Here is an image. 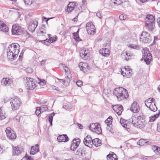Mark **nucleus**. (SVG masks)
<instances>
[{
    "label": "nucleus",
    "instance_id": "nucleus-30",
    "mask_svg": "<svg viewBox=\"0 0 160 160\" xmlns=\"http://www.w3.org/2000/svg\"><path fill=\"white\" fill-rule=\"evenodd\" d=\"M108 160H117L118 158L116 155L112 152V154H109L107 155Z\"/></svg>",
    "mask_w": 160,
    "mask_h": 160
},
{
    "label": "nucleus",
    "instance_id": "nucleus-61",
    "mask_svg": "<svg viewBox=\"0 0 160 160\" xmlns=\"http://www.w3.org/2000/svg\"><path fill=\"white\" fill-rule=\"evenodd\" d=\"M157 131L160 132V122L158 123L157 125Z\"/></svg>",
    "mask_w": 160,
    "mask_h": 160
},
{
    "label": "nucleus",
    "instance_id": "nucleus-56",
    "mask_svg": "<svg viewBox=\"0 0 160 160\" xmlns=\"http://www.w3.org/2000/svg\"><path fill=\"white\" fill-rule=\"evenodd\" d=\"M70 4V2H69V3L68 5L67 6V8L65 9V11L67 12H68L69 13L70 11V8H69V5Z\"/></svg>",
    "mask_w": 160,
    "mask_h": 160
},
{
    "label": "nucleus",
    "instance_id": "nucleus-20",
    "mask_svg": "<svg viewBox=\"0 0 160 160\" xmlns=\"http://www.w3.org/2000/svg\"><path fill=\"white\" fill-rule=\"evenodd\" d=\"M69 138L66 134L60 135L57 138V140L60 142H66L68 141Z\"/></svg>",
    "mask_w": 160,
    "mask_h": 160
},
{
    "label": "nucleus",
    "instance_id": "nucleus-62",
    "mask_svg": "<svg viewBox=\"0 0 160 160\" xmlns=\"http://www.w3.org/2000/svg\"><path fill=\"white\" fill-rule=\"evenodd\" d=\"M52 89L53 90H56L57 91L59 90L58 88L57 87H56L54 86H52Z\"/></svg>",
    "mask_w": 160,
    "mask_h": 160
},
{
    "label": "nucleus",
    "instance_id": "nucleus-27",
    "mask_svg": "<svg viewBox=\"0 0 160 160\" xmlns=\"http://www.w3.org/2000/svg\"><path fill=\"white\" fill-rule=\"evenodd\" d=\"M23 149L22 148L18 147H15L13 148V154L18 155L22 151Z\"/></svg>",
    "mask_w": 160,
    "mask_h": 160
},
{
    "label": "nucleus",
    "instance_id": "nucleus-50",
    "mask_svg": "<svg viewBox=\"0 0 160 160\" xmlns=\"http://www.w3.org/2000/svg\"><path fill=\"white\" fill-rule=\"evenodd\" d=\"M126 18V15H124L123 14H121L119 16V18L120 20H125Z\"/></svg>",
    "mask_w": 160,
    "mask_h": 160
},
{
    "label": "nucleus",
    "instance_id": "nucleus-13",
    "mask_svg": "<svg viewBox=\"0 0 160 160\" xmlns=\"http://www.w3.org/2000/svg\"><path fill=\"white\" fill-rule=\"evenodd\" d=\"M132 70L128 66H126L121 69V74L123 77L128 78L131 75Z\"/></svg>",
    "mask_w": 160,
    "mask_h": 160
},
{
    "label": "nucleus",
    "instance_id": "nucleus-1",
    "mask_svg": "<svg viewBox=\"0 0 160 160\" xmlns=\"http://www.w3.org/2000/svg\"><path fill=\"white\" fill-rule=\"evenodd\" d=\"M20 49V46L18 43L10 45L7 49V57L8 59L11 61L15 60L18 56Z\"/></svg>",
    "mask_w": 160,
    "mask_h": 160
},
{
    "label": "nucleus",
    "instance_id": "nucleus-38",
    "mask_svg": "<svg viewBox=\"0 0 160 160\" xmlns=\"http://www.w3.org/2000/svg\"><path fill=\"white\" fill-rule=\"evenodd\" d=\"M78 4L75 2H71V11L74 9L75 7L77 6Z\"/></svg>",
    "mask_w": 160,
    "mask_h": 160
},
{
    "label": "nucleus",
    "instance_id": "nucleus-29",
    "mask_svg": "<svg viewBox=\"0 0 160 160\" xmlns=\"http://www.w3.org/2000/svg\"><path fill=\"white\" fill-rule=\"evenodd\" d=\"M48 38H49V39H46L45 40H44V41H45L47 42H48L49 43H51L53 42H55L56 40L57 37L56 36H54L53 37H51V34H48Z\"/></svg>",
    "mask_w": 160,
    "mask_h": 160
},
{
    "label": "nucleus",
    "instance_id": "nucleus-49",
    "mask_svg": "<svg viewBox=\"0 0 160 160\" xmlns=\"http://www.w3.org/2000/svg\"><path fill=\"white\" fill-rule=\"evenodd\" d=\"M75 154L76 155H78L79 156H82V151L80 150H78L75 152Z\"/></svg>",
    "mask_w": 160,
    "mask_h": 160
},
{
    "label": "nucleus",
    "instance_id": "nucleus-24",
    "mask_svg": "<svg viewBox=\"0 0 160 160\" xmlns=\"http://www.w3.org/2000/svg\"><path fill=\"white\" fill-rule=\"evenodd\" d=\"M38 22L36 21L29 26L28 29L31 32H33L38 25Z\"/></svg>",
    "mask_w": 160,
    "mask_h": 160
},
{
    "label": "nucleus",
    "instance_id": "nucleus-28",
    "mask_svg": "<svg viewBox=\"0 0 160 160\" xmlns=\"http://www.w3.org/2000/svg\"><path fill=\"white\" fill-rule=\"evenodd\" d=\"M92 145H94L96 147L99 146L101 144V141L98 138H96L92 140Z\"/></svg>",
    "mask_w": 160,
    "mask_h": 160
},
{
    "label": "nucleus",
    "instance_id": "nucleus-5",
    "mask_svg": "<svg viewBox=\"0 0 160 160\" xmlns=\"http://www.w3.org/2000/svg\"><path fill=\"white\" fill-rule=\"evenodd\" d=\"M143 54L142 58L144 59L147 64H149L152 58L151 54L149 53L148 49L147 48H144L142 50Z\"/></svg>",
    "mask_w": 160,
    "mask_h": 160
},
{
    "label": "nucleus",
    "instance_id": "nucleus-34",
    "mask_svg": "<svg viewBox=\"0 0 160 160\" xmlns=\"http://www.w3.org/2000/svg\"><path fill=\"white\" fill-rule=\"evenodd\" d=\"M160 114V111L156 115H154L153 116H151L149 117V122H153L159 116Z\"/></svg>",
    "mask_w": 160,
    "mask_h": 160
},
{
    "label": "nucleus",
    "instance_id": "nucleus-54",
    "mask_svg": "<svg viewBox=\"0 0 160 160\" xmlns=\"http://www.w3.org/2000/svg\"><path fill=\"white\" fill-rule=\"evenodd\" d=\"M63 108L66 110H68L70 108L69 105L68 104L67 105H64L63 106Z\"/></svg>",
    "mask_w": 160,
    "mask_h": 160
},
{
    "label": "nucleus",
    "instance_id": "nucleus-33",
    "mask_svg": "<svg viewBox=\"0 0 160 160\" xmlns=\"http://www.w3.org/2000/svg\"><path fill=\"white\" fill-rule=\"evenodd\" d=\"M122 55L125 56V60L127 61L130 59L132 57V56L130 55V53L127 52H123Z\"/></svg>",
    "mask_w": 160,
    "mask_h": 160
},
{
    "label": "nucleus",
    "instance_id": "nucleus-17",
    "mask_svg": "<svg viewBox=\"0 0 160 160\" xmlns=\"http://www.w3.org/2000/svg\"><path fill=\"white\" fill-rule=\"evenodd\" d=\"M142 118V116H132L129 119V122H131L134 126L136 127L139 119Z\"/></svg>",
    "mask_w": 160,
    "mask_h": 160
},
{
    "label": "nucleus",
    "instance_id": "nucleus-63",
    "mask_svg": "<svg viewBox=\"0 0 160 160\" xmlns=\"http://www.w3.org/2000/svg\"><path fill=\"white\" fill-rule=\"evenodd\" d=\"M46 60H42L40 62V64L42 66L44 65L45 63Z\"/></svg>",
    "mask_w": 160,
    "mask_h": 160
},
{
    "label": "nucleus",
    "instance_id": "nucleus-60",
    "mask_svg": "<svg viewBox=\"0 0 160 160\" xmlns=\"http://www.w3.org/2000/svg\"><path fill=\"white\" fill-rule=\"evenodd\" d=\"M157 22L159 27L160 28V17L158 18L157 19Z\"/></svg>",
    "mask_w": 160,
    "mask_h": 160
},
{
    "label": "nucleus",
    "instance_id": "nucleus-32",
    "mask_svg": "<svg viewBox=\"0 0 160 160\" xmlns=\"http://www.w3.org/2000/svg\"><path fill=\"white\" fill-rule=\"evenodd\" d=\"M79 30V29H78V31L76 32H74L73 33V38L76 41H80L81 40L78 35V32Z\"/></svg>",
    "mask_w": 160,
    "mask_h": 160
},
{
    "label": "nucleus",
    "instance_id": "nucleus-52",
    "mask_svg": "<svg viewBox=\"0 0 160 160\" xmlns=\"http://www.w3.org/2000/svg\"><path fill=\"white\" fill-rule=\"evenodd\" d=\"M96 16L100 19H101L102 17V15L100 12H98L96 13Z\"/></svg>",
    "mask_w": 160,
    "mask_h": 160
},
{
    "label": "nucleus",
    "instance_id": "nucleus-64",
    "mask_svg": "<svg viewBox=\"0 0 160 160\" xmlns=\"http://www.w3.org/2000/svg\"><path fill=\"white\" fill-rule=\"evenodd\" d=\"M23 55V53L21 52L19 55V60H21V61L22 60V58Z\"/></svg>",
    "mask_w": 160,
    "mask_h": 160
},
{
    "label": "nucleus",
    "instance_id": "nucleus-9",
    "mask_svg": "<svg viewBox=\"0 0 160 160\" xmlns=\"http://www.w3.org/2000/svg\"><path fill=\"white\" fill-rule=\"evenodd\" d=\"M87 31L90 35H94L95 33V27L91 22H88L86 26Z\"/></svg>",
    "mask_w": 160,
    "mask_h": 160
},
{
    "label": "nucleus",
    "instance_id": "nucleus-40",
    "mask_svg": "<svg viewBox=\"0 0 160 160\" xmlns=\"http://www.w3.org/2000/svg\"><path fill=\"white\" fill-rule=\"evenodd\" d=\"M153 149L155 153H160V148L156 146H153Z\"/></svg>",
    "mask_w": 160,
    "mask_h": 160
},
{
    "label": "nucleus",
    "instance_id": "nucleus-35",
    "mask_svg": "<svg viewBox=\"0 0 160 160\" xmlns=\"http://www.w3.org/2000/svg\"><path fill=\"white\" fill-rule=\"evenodd\" d=\"M110 4L112 5L116 6L121 4V1L120 0H111Z\"/></svg>",
    "mask_w": 160,
    "mask_h": 160
},
{
    "label": "nucleus",
    "instance_id": "nucleus-55",
    "mask_svg": "<svg viewBox=\"0 0 160 160\" xmlns=\"http://www.w3.org/2000/svg\"><path fill=\"white\" fill-rule=\"evenodd\" d=\"M76 84L78 86L80 87L82 84V82L81 81H78L76 82Z\"/></svg>",
    "mask_w": 160,
    "mask_h": 160
},
{
    "label": "nucleus",
    "instance_id": "nucleus-19",
    "mask_svg": "<svg viewBox=\"0 0 160 160\" xmlns=\"http://www.w3.org/2000/svg\"><path fill=\"white\" fill-rule=\"evenodd\" d=\"M143 117L142 116V120H141V119H139L135 127L140 128H142L145 126L147 122L146 121L143 119Z\"/></svg>",
    "mask_w": 160,
    "mask_h": 160
},
{
    "label": "nucleus",
    "instance_id": "nucleus-21",
    "mask_svg": "<svg viewBox=\"0 0 160 160\" xmlns=\"http://www.w3.org/2000/svg\"><path fill=\"white\" fill-rule=\"evenodd\" d=\"M113 109L119 116L121 114L123 111L122 107L121 106H119L118 105H115L114 106Z\"/></svg>",
    "mask_w": 160,
    "mask_h": 160
},
{
    "label": "nucleus",
    "instance_id": "nucleus-23",
    "mask_svg": "<svg viewBox=\"0 0 160 160\" xmlns=\"http://www.w3.org/2000/svg\"><path fill=\"white\" fill-rule=\"evenodd\" d=\"M8 30V28L4 22L2 21H0V31L4 32H7Z\"/></svg>",
    "mask_w": 160,
    "mask_h": 160
},
{
    "label": "nucleus",
    "instance_id": "nucleus-10",
    "mask_svg": "<svg viewBox=\"0 0 160 160\" xmlns=\"http://www.w3.org/2000/svg\"><path fill=\"white\" fill-rule=\"evenodd\" d=\"M12 32L13 34L20 35L23 33V31L21 27L18 24H14L12 26Z\"/></svg>",
    "mask_w": 160,
    "mask_h": 160
},
{
    "label": "nucleus",
    "instance_id": "nucleus-2",
    "mask_svg": "<svg viewBox=\"0 0 160 160\" xmlns=\"http://www.w3.org/2000/svg\"><path fill=\"white\" fill-rule=\"evenodd\" d=\"M113 93L118 101L127 100L129 96L127 90L121 87L115 88L114 90Z\"/></svg>",
    "mask_w": 160,
    "mask_h": 160
},
{
    "label": "nucleus",
    "instance_id": "nucleus-7",
    "mask_svg": "<svg viewBox=\"0 0 160 160\" xmlns=\"http://www.w3.org/2000/svg\"><path fill=\"white\" fill-rule=\"evenodd\" d=\"M12 109L13 110L18 109L21 105L20 99L18 97L13 99L10 102Z\"/></svg>",
    "mask_w": 160,
    "mask_h": 160
},
{
    "label": "nucleus",
    "instance_id": "nucleus-15",
    "mask_svg": "<svg viewBox=\"0 0 160 160\" xmlns=\"http://www.w3.org/2000/svg\"><path fill=\"white\" fill-rule=\"evenodd\" d=\"M89 50L86 48H82L80 52V55L81 58L86 59L89 55Z\"/></svg>",
    "mask_w": 160,
    "mask_h": 160
},
{
    "label": "nucleus",
    "instance_id": "nucleus-12",
    "mask_svg": "<svg viewBox=\"0 0 160 160\" xmlns=\"http://www.w3.org/2000/svg\"><path fill=\"white\" fill-rule=\"evenodd\" d=\"M5 132L7 137L10 139L12 140L16 138V133L10 127H8L6 128Z\"/></svg>",
    "mask_w": 160,
    "mask_h": 160
},
{
    "label": "nucleus",
    "instance_id": "nucleus-8",
    "mask_svg": "<svg viewBox=\"0 0 160 160\" xmlns=\"http://www.w3.org/2000/svg\"><path fill=\"white\" fill-rule=\"evenodd\" d=\"M89 128L91 131L98 134H100L102 132L100 125L98 123L91 124L89 127Z\"/></svg>",
    "mask_w": 160,
    "mask_h": 160
},
{
    "label": "nucleus",
    "instance_id": "nucleus-53",
    "mask_svg": "<svg viewBox=\"0 0 160 160\" xmlns=\"http://www.w3.org/2000/svg\"><path fill=\"white\" fill-rule=\"evenodd\" d=\"M33 69L31 68H28L26 70V72L28 73H31L32 72H33Z\"/></svg>",
    "mask_w": 160,
    "mask_h": 160
},
{
    "label": "nucleus",
    "instance_id": "nucleus-14",
    "mask_svg": "<svg viewBox=\"0 0 160 160\" xmlns=\"http://www.w3.org/2000/svg\"><path fill=\"white\" fill-rule=\"evenodd\" d=\"M80 142V139L79 138L73 139L72 142V144L71 145V150L74 151L76 149L78 146Z\"/></svg>",
    "mask_w": 160,
    "mask_h": 160
},
{
    "label": "nucleus",
    "instance_id": "nucleus-18",
    "mask_svg": "<svg viewBox=\"0 0 160 160\" xmlns=\"http://www.w3.org/2000/svg\"><path fill=\"white\" fill-rule=\"evenodd\" d=\"M130 110L132 112L134 113L138 112L139 111V106L137 104L136 102H133L131 105Z\"/></svg>",
    "mask_w": 160,
    "mask_h": 160
},
{
    "label": "nucleus",
    "instance_id": "nucleus-59",
    "mask_svg": "<svg viewBox=\"0 0 160 160\" xmlns=\"http://www.w3.org/2000/svg\"><path fill=\"white\" fill-rule=\"evenodd\" d=\"M78 15H77L75 18L72 19V22H77L78 20Z\"/></svg>",
    "mask_w": 160,
    "mask_h": 160
},
{
    "label": "nucleus",
    "instance_id": "nucleus-58",
    "mask_svg": "<svg viewBox=\"0 0 160 160\" xmlns=\"http://www.w3.org/2000/svg\"><path fill=\"white\" fill-rule=\"evenodd\" d=\"M25 157L26 158L27 160H33V158L30 156L26 155Z\"/></svg>",
    "mask_w": 160,
    "mask_h": 160
},
{
    "label": "nucleus",
    "instance_id": "nucleus-57",
    "mask_svg": "<svg viewBox=\"0 0 160 160\" xmlns=\"http://www.w3.org/2000/svg\"><path fill=\"white\" fill-rule=\"evenodd\" d=\"M39 80L40 81L39 82V84L41 85H42V86H43L45 83V80H43L42 81H41V80L39 79Z\"/></svg>",
    "mask_w": 160,
    "mask_h": 160
},
{
    "label": "nucleus",
    "instance_id": "nucleus-22",
    "mask_svg": "<svg viewBox=\"0 0 160 160\" xmlns=\"http://www.w3.org/2000/svg\"><path fill=\"white\" fill-rule=\"evenodd\" d=\"M99 53L103 56L108 57L110 54L109 50L108 48H104L100 49Z\"/></svg>",
    "mask_w": 160,
    "mask_h": 160
},
{
    "label": "nucleus",
    "instance_id": "nucleus-43",
    "mask_svg": "<svg viewBox=\"0 0 160 160\" xmlns=\"http://www.w3.org/2000/svg\"><path fill=\"white\" fill-rule=\"evenodd\" d=\"M4 114L5 113H3L2 109L0 108V120L4 119L5 118Z\"/></svg>",
    "mask_w": 160,
    "mask_h": 160
},
{
    "label": "nucleus",
    "instance_id": "nucleus-3",
    "mask_svg": "<svg viewBox=\"0 0 160 160\" xmlns=\"http://www.w3.org/2000/svg\"><path fill=\"white\" fill-rule=\"evenodd\" d=\"M145 26L149 31L153 30L155 26V19L154 17L151 14L147 15L145 19Z\"/></svg>",
    "mask_w": 160,
    "mask_h": 160
},
{
    "label": "nucleus",
    "instance_id": "nucleus-39",
    "mask_svg": "<svg viewBox=\"0 0 160 160\" xmlns=\"http://www.w3.org/2000/svg\"><path fill=\"white\" fill-rule=\"evenodd\" d=\"M42 112L41 108L40 107H38L36 108L35 111L36 114L37 115H39L40 113Z\"/></svg>",
    "mask_w": 160,
    "mask_h": 160
},
{
    "label": "nucleus",
    "instance_id": "nucleus-36",
    "mask_svg": "<svg viewBox=\"0 0 160 160\" xmlns=\"http://www.w3.org/2000/svg\"><path fill=\"white\" fill-rule=\"evenodd\" d=\"M57 79L59 80L60 81H62L64 83L67 82L68 84H69L70 82V79L68 76H66L64 79H59L58 78H57Z\"/></svg>",
    "mask_w": 160,
    "mask_h": 160
},
{
    "label": "nucleus",
    "instance_id": "nucleus-6",
    "mask_svg": "<svg viewBox=\"0 0 160 160\" xmlns=\"http://www.w3.org/2000/svg\"><path fill=\"white\" fill-rule=\"evenodd\" d=\"M139 40L142 43H149L151 41V37L148 32H143L141 34Z\"/></svg>",
    "mask_w": 160,
    "mask_h": 160
},
{
    "label": "nucleus",
    "instance_id": "nucleus-45",
    "mask_svg": "<svg viewBox=\"0 0 160 160\" xmlns=\"http://www.w3.org/2000/svg\"><path fill=\"white\" fill-rule=\"evenodd\" d=\"M111 119L110 118H109L105 121V123L107 124V125L108 126L112 123V121H111Z\"/></svg>",
    "mask_w": 160,
    "mask_h": 160
},
{
    "label": "nucleus",
    "instance_id": "nucleus-46",
    "mask_svg": "<svg viewBox=\"0 0 160 160\" xmlns=\"http://www.w3.org/2000/svg\"><path fill=\"white\" fill-rule=\"evenodd\" d=\"M43 28H40V33L41 34L42 36H45L46 34V32L45 30H42Z\"/></svg>",
    "mask_w": 160,
    "mask_h": 160
},
{
    "label": "nucleus",
    "instance_id": "nucleus-25",
    "mask_svg": "<svg viewBox=\"0 0 160 160\" xmlns=\"http://www.w3.org/2000/svg\"><path fill=\"white\" fill-rule=\"evenodd\" d=\"M39 150L38 145L36 144L35 146H32L31 147L30 154L34 155L38 152Z\"/></svg>",
    "mask_w": 160,
    "mask_h": 160
},
{
    "label": "nucleus",
    "instance_id": "nucleus-44",
    "mask_svg": "<svg viewBox=\"0 0 160 160\" xmlns=\"http://www.w3.org/2000/svg\"><path fill=\"white\" fill-rule=\"evenodd\" d=\"M40 107L41 108L42 112L47 111L48 109V107L47 105H42Z\"/></svg>",
    "mask_w": 160,
    "mask_h": 160
},
{
    "label": "nucleus",
    "instance_id": "nucleus-26",
    "mask_svg": "<svg viewBox=\"0 0 160 160\" xmlns=\"http://www.w3.org/2000/svg\"><path fill=\"white\" fill-rule=\"evenodd\" d=\"M12 80L8 78H4L2 80L1 83L3 85L6 86L7 84H9L12 83Z\"/></svg>",
    "mask_w": 160,
    "mask_h": 160
},
{
    "label": "nucleus",
    "instance_id": "nucleus-4",
    "mask_svg": "<svg viewBox=\"0 0 160 160\" xmlns=\"http://www.w3.org/2000/svg\"><path fill=\"white\" fill-rule=\"evenodd\" d=\"M155 100L154 98H150L147 100L145 102L146 106L153 112H155L157 110V108L154 102Z\"/></svg>",
    "mask_w": 160,
    "mask_h": 160
},
{
    "label": "nucleus",
    "instance_id": "nucleus-37",
    "mask_svg": "<svg viewBox=\"0 0 160 160\" xmlns=\"http://www.w3.org/2000/svg\"><path fill=\"white\" fill-rule=\"evenodd\" d=\"M55 113L53 112L49 115L48 118L50 124L51 126L52 125V122L53 116L55 115Z\"/></svg>",
    "mask_w": 160,
    "mask_h": 160
},
{
    "label": "nucleus",
    "instance_id": "nucleus-42",
    "mask_svg": "<svg viewBox=\"0 0 160 160\" xmlns=\"http://www.w3.org/2000/svg\"><path fill=\"white\" fill-rule=\"evenodd\" d=\"M25 4L30 5L34 2V0H24Z\"/></svg>",
    "mask_w": 160,
    "mask_h": 160
},
{
    "label": "nucleus",
    "instance_id": "nucleus-31",
    "mask_svg": "<svg viewBox=\"0 0 160 160\" xmlns=\"http://www.w3.org/2000/svg\"><path fill=\"white\" fill-rule=\"evenodd\" d=\"M128 121L124 119L121 118L120 119V123L122 126L126 129H129V126L128 125Z\"/></svg>",
    "mask_w": 160,
    "mask_h": 160
},
{
    "label": "nucleus",
    "instance_id": "nucleus-48",
    "mask_svg": "<svg viewBox=\"0 0 160 160\" xmlns=\"http://www.w3.org/2000/svg\"><path fill=\"white\" fill-rule=\"evenodd\" d=\"M83 65L87 66V64L82 62H80L78 65L81 71L82 70V68L83 67Z\"/></svg>",
    "mask_w": 160,
    "mask_h": 160
},
{
    "label": "nucleus",
    "instance_id": "nucleus-51",
    "mask_svg": "<svg viewBox=\"0 0 160 160\" xmlns=\"http://www.w3.org/2000/svg\"><path fill=\"white\" fill-rule=\"evenodd\" d=\"M129 47L131 48L135 49H137L138 48V47L137 45L133 44H130Z\"/></svg>",
    "mask_w": 160,
    "mask_h": 160
},
{
    "label": "nucleus",
    "instance_id": "nucleus-41",
    "mask_svg": "<svg viewBox=\"0 0 160 160\" xmlns=\"http://www.w3.org/2000/svg\"><path fill=\"white\" fill-rule=\"evenodd\" d=\"M146 140L144 139H141L138 142V144L141 146L143 145L145 143H147Z\"/></svg>",
    "mask_w": 160,
    "mask_h": 160
},
{
    "label": "nucleus",
    "instance_id": "nucleus-16",
    "mask_svg": "<svg viewBox=\"0 0 160 160\" xmlns=\"http://www.w3.org/2000/svg\"><path fill=\"white\" fill-rule=\"evenodd\" d=\"M92 140L90 135H88L85 137L83 140L84 144L89 148L92 147Z\"/></svg>",
    "mask_w": 160,
    "mask_h": 160
},
{
    "label": "nucleus",
    "instance_id": "nucleus-11",
    "mask_svg": "<svg viewBox=\"0 0 160 160\" xmlns=\"http://www.w3.org/2000/svg\"><path fill=\"white\" fill-rule=\"evenodd\" d=\"M27 85L28 88L30 90H33L36 87L35 80L32 78H27Z\"/></svg>",
    "mask_w": 160,
    "mask_h": 160
},
{
    "label": "nucleus",
    "instance_id": "nucleus-47",
    "mask_svg": "<svg viewBox=\"0 0 160 160\" xmlns=\"http://www.w3.org/2000/svg\"><path fill=\"white\" fill-rule=\"evenodd\" d=\"M62 66L64 69L65 72L66 73L67 72L69 71L70 69L67 66H65V64H62Z\"/></svg>",
    "mask_w": 160,
    "mask_h": 160
}]
</instances>
